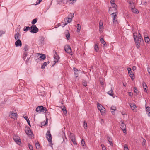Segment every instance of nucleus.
I'll use <instances>...</instances> for the list:
<instances>
[{
    "mask_svg": "<svg viewBox=\"0 0 150 150\" xmlns=\"http://www.w3.org/2000/svg\"><path fill=\"white\" fill-rule=\"evenodd\" d=\"M133 37L136 45L138 49H139L140 47V42H141L142 41H143L141 35L140 33H139L138 35H137V33H134Z\"/></svg>",
    "mask_w": 150,
    "mask_h": 150,
    "instance_id": "1",
    "label": "nucleus"
},
{
    "mask_svg": "<svg viewBox=\"0 0 150 150\" xmlns=\"http://www.w3.org/2000/svg\"><path fill=\"white\" fill-rule=\"evenodd\" d=\"M47 110V109L46 108L43 107V106H38L36 108V111L37 112L39 113H40L42 112L46 113Z\"/></svg>",
    "mask_w": 150,
    "mask_h": 150,
    "instance_id": "2",
    "label": "nucleus"
},
{
    "mask_svg": "<svg viewBox=\"0 0 150 150\" xmlns=\"http://www.w3.org/2000/svg\"><path fill=\"white\" fill-rule=\"evenodd\" d=\"M65 51L68 54L70 55H72L71 49L70 46L69 45H66L64 47Z\"/></svg>",
    "mask_w": 150,
    "mask_h": 150,
    "instance_id": "3",
    "label": "nucleus"
},
{
    "mask_svg": "<svg viewBox=\"0 0 150 150\" xmlns=\"http://www.w3.org/2000/svg\"><path fill=\"white\" fill-rule=\"evenodd\" d=\"M46 138L50 143V144H52V136L50 134V131L49 130H48L46 134Z\"/></svg>",
    "mask_w": 150,
    "mask_h": 150,
    "instance_id": "4",
    "label": "nucleus"
},
{
    "mask_svg": "<svg viewBox=\"0 0 150 150\" xmlns=\"http://www.w3.org/2000/svg\"><path fill=\"white\" fill-rule=\"evenodd\" d=\"M38 31V28L35 25H32L30 27V32L33 33H36Z\"/></svg>",
    "mask_w": 150,
    "mask_h": 150,
    "instance_id": "5",
    "label": "nucleus"
},
{
    "mask_svg": "<svg viewBox=\"0 0 150 150\" xmlns=\"http://www.w3.org/2000/svg\"><path fill=\"white\" fill-rule=\"evenodd\" d=\"M120 128L123 131V133L125 134H126V128L125 124L122 121H121V123L120 125Z\"/></svg>",
    "mask_w": 150,
    "mask_h": 150,
    "instance_id": "6",
    "label": "nucleus"
},
{
    "mask_svg": "<svg viewBox=\"0 0 150 150\" xmlns=\"http://www.w3.org/2000/svg\"><path fill=\"white\" fill-rule=\"evenodd\" d=\"M111 15L113 16V23L114 24H117V12L113 13Z\"/></svg>",
    "mask_w": 150,
    "mask_h": 150,
    "instance_id": "7",
    "label": "nucleus"
},
{
    "mask_svg": "<svg viewBox=\"0 0 150 150\" xmlns=\"http://www.w3.org/2000/svg\"><path fill=\"white\" fill-rule=\"evenodd\" d=\"M54 58L55 59V60L54 61V64H53L52 65V67H53L55 63L58 61L59 59V56L58 55L56 51H54Z\"/></svg>",
    "mask_w": 150,
    "mask_h": 150,
    "instance_id": "8",
    "label": "nucleus"
},
{
    "mask_svg": "<svg viewBox=\"0 0 150 150\" xmlns=\"http://www.w3.org/2000/svg\"><path fill=\"white\" fill-rule=\"evenodd\" d=\"M13 139L18 144L20 145L21 144V141L19 137L17 135H15L13 137Z\"/></svg>",
    "mask_w": 150,
    "mask_h": 150,
    "instance_id": "9",
    "label": "nucleus"
},
{
    "mask_svg": "<svg viewBox=\"0 0 150 150\" xmlns=\"http://www.w3.org/2000/svg\"><path fill=\"white\" fill-rule=\"evenodd\" d=\"M9 116L11 118L13 119H16L17 114L16 113H13L12 112H10Z\"/></svg>",
    "mask_w": 150,
    "mask_h": 150,
    "instance_id": "10",
    "label": "nucleus"
},
{
    "mask_svg": "<svg viewBox=\"0 0 150 150\" xmlns=\"http://www.w3.org/2000/svg\"><path fill=\"white\" fill-rule=\"evenodd\" d=\"M25 131L26 133L28 135H30L32 133L29 127H27L25 128Z\"/></svg>",
    "mask_w": 150,
    "mask_h": 150,
    "instance_id": "11",
    "label": "nucleus"
},
{
    "mask_svg": "<svg viewBox=\"0 0 150 150\" xmlns=\"http://www.w3.org/2000/svg\"><path fill=\"white\" fill-rule=\"evenodd\" d=\"M15 45L16 47L19 46L21 47L22 46V42L20 39H18L15 42Z\"/></svg>",
    "mask_w": 150,
    "mask_h": 150,
    "instance_id": "12",
    "label": "nucleus"
},
{
    "mask_svg": "<svg viewBox=\"0 0 150 150\" xmlns=\"http://www.w3.org/2000/svg\"><path fill=\"white\" fill-rule=\"evenodd\" d=\"M103 29V26L102 22L100 21L99 23V30L100 32H102Z\"/></svg>",
    "mask_w": 150,
    "mask_h": 150,
    "instance_id": "13",
    "label": "nucleus"
},
{
    "mask_svg": "<svg viewBox=\"0 0 150 150\" xmlns=\"http://www.w3.org/2000/svg\"><path fill=\"white\" fill-rule=\"evenodd\" d=\"M107 138L108 140V142H109V143L110 145L111 146H112L113 145V144L112 143V139L109 136H107Z\"/></svg>",
    "mask_w": 150,
    "mask_h": 150,
    "instance_id": "14",
    "label": "nucleus"
},
{
    "mask_svg": "<svg viewBox=\"0 0 150 150\" xmlns=\"http://www.w3.org/2000/svg\"><path fill=\"white\" fill-rule=\"evenodd\" d=\"M21 37V35L19 33H17L15 35L14 38L16 40H17L19 39Z\"/></svg>",
    "mask_w": 150,
    "mask_h": 150,
    "instance_id": "15",
    "label": "nucleus"
},
{
    "mask_svg": "<svg viewBox=\"0 0 150 150\" xmlns=\"http://www.w3.org/2000/svg\"><path fill=\"white\" fill-rule=\"evenodd\" d=\"M73 70L74 71L75 76L76 77H77L78 76V71L76 68H74Z\"/></svg>",
    "mask_w": 150,
    "mask_h": 150,
    "instance_id": "16",
    "label": "nucleus"
},
{
    "mask_svg": "<svg viewBox=\"0 0 150 150\" xmlns=\"http://www.w3.org/2000/svg\"><path fill=\"white\" fill-rule=\"evenodd\" d=\"M129 104L132 109L133 110H134L137 107L135 104L134 103H129Z\"/></svg>",
    "mask_w": 150,
    "mask_h": 150,
    "instance_id": "17",
    "label": "nucleus"
},
{
    "mask_svg": "<svg viewBox=\"0 0 150 150\" xmlns=\"http://www.w3.org/2000/svg\"><path fill=\"white\" fill-rule=\"evenodd\" d=\"M146 110L148 116L150 117V107H147L146 109Z\"/></svg>",
    "mask_w": 150,
    "mask_h": 150,
    "instance_id": "18",
    "label": "nucleus"
},
{
    "mask_svg": "<svg viewBox=\"0 0 150 150\" xmlns=\"http://www.w3.org/2000/svg\"><path fill=\"white\" fill-rule=\"evenodd\" d=\"M100 40L102 44L104 45V47H106L107 46V44L103 38H100Z\"/></svg>",
    "mask_w": 150,
    "mask_h": 150,
    "instance_id": "19",
    "label": "nucleus"
},
{
    "mask_svg": "<svg viewBox=\"0 0 150 150\" xmlns=\"http://www.w3.org/2000/svg\"><path fill=\"white\" fill-rule=\"evenodd\" d=\"M74 13H70L68 15L67 18H69V19L71 20V21L72 18L74 17Z\"/></svg>",
    "mask_w": 150,
    "mask_h": 150,
    "instance_id": "20",
    "label": "nucleus"
},
{
    "mask_svg": "<svg viewBox=\"0 0 150 150\" xmlns=\"http://www.w3.org/2000/svg\"><path fill=\"white\" fill-rule=\"evenodd\" d=\"M107 93L111 96L113 97V98H114V96H113L114 95V93H113V90L112 88H111V89Z\"/></svg>",
    "mask_w": 150,
    "mask_h": 150,
    "instance_id": "21",
    "label": "nucleus"
},
{
    "mask_svg": "<svg viewBox=\"0 0 150 150\" xmlns=\"http://www.w3.org/2000/svg\"><path fill=\"white\" fill-rule=\"evenodd\" d=\"M110 108L111 110H112L111 111V112L113 115H114L115 114L114 111L116 110V107L114 106H112Z\"/></svg>",
    "mask_w": 150,
    "mask_h": 150,
    "instance_id": "22",
    "label": "nucleus"
},
{
    "mask_svg": "<svg viewBox=\"0 0 150 150\" xmlns=\"http://www.w3.org/2000/svg\"><path fill=\"white\" fill-rule=\"evenodd\" d=\"M99 43H97L94 46L95 50L96 52H98L99 50Z\"/></svg>",
    "mask_w": 150,
    "mask_h": 150,
    "instance_id": "23",
    "label": "nucleus"
},
{
    "mask_svg": "<svg viewBox=\"0 0 150 150\" xmlns=\"http://www.w3.org/2000/svg\"><path fill=\"white\" fill-rule=\"evenodd\" d=\"M142 86H143V88H144V90L146 92L147 90H146V89L147 88V86L146 84L144 82L142 83Z\"/></svg>",
    "mask_w": 150,
    "mask_h": 150,
    "instance_id": "24",
    "label": "nucleus"
},
{
    "mask_svg": "<svg viewBox=\"0 0 150 150\" xmlns=\"http://www.w3.org/2000/svg\"><path fill=\"white\" fill-rule=\"evenodd\" d=\"M28 53V51H24V53L23 54V58L24 60H25L26 57Z\"/></svg>",
    "mask_w": 150,
    "mask_h": 150,
    "instance_id": "25",
    "label": "nucleus"
},
{
    "mask_svg": "<svg viewBox=\"0 0 150 150\" xmlns=\"http://www.w3.org/2000/svg\"><path fill=\"white\" fill-rule=\"evenodd\" d=\"M131 10L132 12L135 13L137 14L139 13V11L138 10L136 9L135 7L133 8H132V9H131Z\"/></svg>",
    "mask_w": 150,
    "mask_h": 150,
    "instance_id": "26",
    "label": "nucleus"
},
{
    "mask_svg": "<svg viewBox=\"0 0 150 150\" xmlns=\"http://www.w3.org/2000/svg\"><path fill=\"white\" fill-rule=\"evenodd\" d=\"M49 61L45 62L43 63V64L42 65V67H41L42 69H43L44 68H45V66H46L48 64H49Z\"/></svg>",
    "mask_w": 150,
    "mask_h": 150,
    "instance_id": "27",
    "label": "nucleus"
},
{
    "mask_svg": "<svg viewBox=\"0 0 150 150\" xmlns=\"http://www.w3.org/2000/svg\"><path fill=\"white\" fill-rule=\"evenodd\" d=\"M81 143L82 146L83 147V148L85 149L86 147V146L85 144V142L84 140L82 139L81 141Z\"/></svg>",
    "mask_w": 150,
    "mask_h": 150,
    "instance_id": "28",
    "label": "nucleus"
},
{
    "mask_svg": "<svg viewBox=\"0 0 150 150\" xmlns=\"http://www.w3.org/2000/svg\"><path fill=\"white\" fill-rule=\"evenodd\" d=\"M111 5L112 6V7L115 8V10H116L117 9V5L115 4V2H113V3H111Z\"/></svg>",
    "mask_w": 150,
    "mask_h": 150,
    "instance_id": "29",
    "label": "nucleus"
},
{
    "mask_svg": "<svg viewBox=\"0 0 150 150\" xmlns=\"http://www.w3.org/2000/svg\"><path fill=\"white\" fill-rule=\"evenodd\" d=\"M39 54L40 55L39 57L42 59L44 60L46 58V56L45 54Z\"/></svg>",
    "mask_w": 150,
    "mask_h": 150,
    "instance_id": "30",
    "label": "nucleus"
},
{
    "mask_svg": "<svg viewBox=\"0 0 150 150\" xmlns=\"http://www.w3.org/2000/svg\"><path fill=\"white\" fill-rule=\"evenodd\" d=\"M76 27H77V32L79 33L81 30V25L79 24H78L77 25Z\"/></svg>",
    "mask_w": 150,
    "mask_h": 150,
    "instance_id": "31",
    "label": "nucleus"
},
{
    "mask_svg": "<svg viewBox=\"0 0 150 150\" xmlns=\"http://www.w3.org/2000/svg\"><path fill=\"white\" fill-rule=\"evenodd\" d=\"M24 117L25 119L27 121L28 124L31 127V126L30 123V121L28 117L27 116H25V117Z\"/></svg>",
    "mask_w": 150,
    "mask_h": 150,
    "instance_id": "32",
    "label": "nucleus"
},
{
    "mask_svg": "<svg viewBox=\"0 0 150 150\" xmlns=\"http://www.w3.org/2000/svg\"><path fill=\"white\" fill-rule=\"evenodd\" d=\"M30 27H29V26L26 27L25 26L24 27V31H27L29 29L30 30Z\"/></svg>",
    "mask_w": 150,
    "mask_h": 150,
    "instance_id": "33",
    "label": "nucleus"
},
{
    "mask_svg": "<svg viewBox=\"0 0 150 150\" xmlns=\"http://www.w3.org/2000/svg\"><path fill=\"white\" fill-rule=\"evenodd\" d=\"M129 6L130 7L131 9H132V8H134L135 6L134 3L132 2L131 3V4H129Z\"/></svg>",
    "mask_w": 150,
    "mask_h": 150,
    "instance_id": "34",
    "label": "nucleus"
},
{
    "mask_svg": "<svg viewBox=\"0 0 150 150\" xmlns=\"http://www.w3.org/2000/svg\"><path fill=\"white\" fill-rule=\"evenodd\" d=\"M100 112L101 113V114L102 115H103L104 113H105V109L104 107H103L102 108V109H101V110H100Z\"/></svg>",
    "mask_w": 150,
    "mask_h": 150,
    "instance_id": "35",
    "label": "nucleus"
},
{
    "mask_svg": "<svg viewBox=\"0 0 150 150\" xmlns=\"http://www.w3.org/2000/svg\"><path fill=\"white\" fill-rule=\"evenodd\" d=\"M64 21L65 22V23H66L67 22V23H70L71 21V20L69 19V18H68L67 17L66 18L64 19Z\"/></svg>",
    "mask_w": 150,
    "mask_h": 150,
    "instance_id": "36",
    "label": "nucleus"
},
{
    "mask_svg": "<svg viewBox=\"0 0 150 150\" xmlns=\"http://www.w3.org/2000/svg\"><path fill=\"white\" fill-rule=\"evenodd\" d=\"M67 33L66 34V37L68 40H69L70 38V35L69 33L68 30H67Z\"/></svg>",
    "mask_w": 150,
    "mask_h": 150,
    "instance_id": "37",
    "label": "nucleus"
},
{
    "mask_svg": "<svg viewBox=\"0 0 150 150\" xmlns=\"http://www.w3.org/2000/svg\"><path fill=\"white\" fill-rule=\"evenodd\" d=\"M129 74L131 79H132V80H133L134 79V75L133 73L132 72V73H130Z\"/></svg>",
    "mask_w": 150,
    "mask_h": 150,
    "instance_id": "38",
    "label": "nucleus"
},
{
    "mask_svg": "<svg viewBox=\"0 0 150 150\" xmlns=\"http://www.w3.org/2000/svg\"><path fill=\"white\" fill-rule=\"evenodd\" d=\"M144 40L145 42L147 43H148L150 41V39L148 36L144 37Z\"/></svg>",
    "mask_w": 150,
    "mask_h": 150,
    "instance_id": "39",
    "label": "nucleus"
},
{
    "mask_svg": "<svg viewBox=\"0 0 150 150\" xmlns=\"http://www.w3.org/2000/svg\"><path fill=\"white\" fill-rule=\"evenodd\" d=\"M70 138L71 140H74L75 139L74 136L73 134L71 133L70 135Z\"/></svg>",
    "mask_w": 150,
    "mask_h": 150,
    "instance_id": "40",
    "label": "nucleus"
},
{
    "mask_svg": "<svg viewBox=\"0 0 150 150\" xmlns=\"http://www.w3.org/2000/svg\"><path fill=\"white\" fill-rule=\"evenodd\" d=\"M38 19L37 18L34 19L32 21L31 23L33 25H34L37 21Z\"/></svg>",
    "mask_w": 150,
    "mask_h": 150,
    "instance_id": "41",
    "label": "nucleus"
},
{
    "mask_svg": "<svg viewBox=\"0 0 150 150\" xmlns=\"http://www.w3.org/2000/svg\"><path fill=\"white\" fill-rule=\"evenodd\" d=\"M28 45H25L23 48L24 50L25 51H28Z\"/></svg>",
    "mask_w": 150,
    "mask_h": 150,
    "instance_id": "42",
    "label": "nucleus"
},
{
    "mask_svg": "<svg viewBox=\"0 0 150 150\" xmlns=\"http://www.w3.org/2000/svg\"><path fill=\"white\" fill-rule=\"evenodd\" d=\"M97 107L98 109L100 110L102 109L103 108V106L100 104L98 103L97 105Z\"/></svg>",
    "mask_w": 150,
    "mask_h": 150,
    "instance_id": "43",
    "label": "nucleus"
},
{
    "mask_svg": "<svg viewBox=\"0 0 150 150\" xmlns=\"http://www.w3.org/2000/svg\"><path fill=\"white\" fill-rule=\"evenodd\" d=\"M35 146L36 149H39L40 148V144L38 143H36L35 144Z\"/></svg>",
    "mask_w": 150,
    "mask_h": 150,
    "instance_id": "44",
    "label": "nucleus"
},
{
    "mask_svg": "<svg viewBox=\"0 0 150 150\" xmlns=\"http://www.w3.org/2000/svg\"><path fill=\"white\" fill-rule=\"evenodd\" d=\"M82 83L83 84L84 86L86 87L87 86V82L86 80H83Z\"/></svg>",
    "mask_w": 150,
    "mask_h": 150,
    "instance_id": "45",
    "label": "nucleus"
},
{
    "mask_svg": "<svg viewBox=\"0 0 150 150\" xmlns=\"http://www.w3.org/2000/svg\"><path fill=\"white\" fill-rule=\"evenodd\" d=\"M47 124V120L46 122H44L41 123V125H42L44 126L45 125Z\"/></svg>",
    "mask_w": 150,
    "mask_h": 150,
    "instance_id": "46",
    "label": "nucleus"
},
{
    "mask_svg": "<svg viewBox=\"0 0 150 150\" xmlns=\"http://www.w3.org/2000/svg\"><path fill=\"white\" fill-rule=\"evenodd\" d=\"M124 150H129L127 144H125L124 146Z\"/></svg>",
    "mask_w": 150,
    "mask_h": 150,
    "instance_id": "47",
    "label": "nucleus"
},
{
    "mask_svg": "<svg viewBox=\"0 0 150 150\" xmlns=\"http://www.w3.org/2000/svg\"><path fill=\"white\" fill-rule=\"evenodd\" d=\"M62 110L63 112L64 113V114H66L67 113V110H66V109L65 107L63 108L62 109Z\"/></svg>",
    "mask_w": 150,
    "mask_h": 150,
    "instance_id": "48",
    "label": "nucleus"
},
{
    "mask_svg": "<svg viewBox=\"0 0 150 150\" xmlns=\"http://www.w3.org/2000/svg\"><path fill=\"white\" fill-rule=\"evenodd\" d=\"M134 92L136 94H138V91L137 90V88L136 87H134Z\"/></svg>",
    "mask_w": 150,
    "mask_h": 150,
    "instance_id": "49",
    "label": "nucleus"
},
{
    "mask_svg": "<svg viewBox=\"0 0 150 150\" xmlns=\"http://www.w3.org/2000/svg\"><path fill=\"white\" fill-rule=\"evenodd\" d=\"M83 127L85 128H86L87 127V125L85 121L84 122Z\"/></svg>",
    "mask_w": 150,
    "mask_h": 150,
    "instance_id": "50",
    "label": "nucleus"
},
{
    "mask_svg": "<svg viewBox=\"0 0 150 150\" xmlns=\"http://www.w3.org/2000/svg\"><path fill=\"white\" fill-rule=\"evenodd\" d=\"M101 146L102 148V150H106V148L105 147V146L103 144H101Z\"/></svg>",
    "mask_w": 150,
    "mask_h": 150,
    "instance_id": "51",
    "label": "nucleus"
},
{
    "mask_svg": "<svg viewBox=\"0 0 150 150\" xmlns=\"http://www.w3.org/2000/svg\"><path fill=\"white\" fill-rule=\"evenodd\" d=\"M127 70L128 71V73L129 74L130 73H132V71H131V69L129 67L127 68Z\"/></svg>",
    "mask_w": 150,
    "mask_h": 150,
    "instance_id": "52",
    "label": "nucleus"
},
{
    "mask_svg": "<svg viewBox=\"0 0 150 150\" xmlns=\"http://www.w3.org/2000/svg\"><path fill=\"white\" fill-rule=\"evenodd\" d=\"M28 146L30 150H33V148L32 146L29 144Z\"/></svg>",
    "mask_w": 150,
    "mask_h": 150,
    "instance_id": "53",
    "label": "nucleus"
},
{
    "mask_svg": "<svg viewBox=\"0 0 150 150\" xmlns=\"http://www.w3.org/2000/svg\"><path fill=\"white\" fill-rule=\"evenodd\" d=\"M5 32L4 31H0V37L1 36L2 34H4Z\"/></svg>",
    "mask_w": 150,
    "mask_h": 150,
    "instance_id": "54",
    "label": "nucleus"
},
{
    "mask_svg": "<svg viewBox=\"0 0 150 150\" xmlns=\"http://www.w3.org/2000/svg\"><path fill=\"white\" fill-rule=\"evenodd\" d=\"M146 142V140L144 139L143 142H142V145L143 146H144L145 145V143Z\"/></svg>",
    "mask_w": 150,
    "mask_h": 150,
    "instance_id": "55",
    "label": "nucleus"
},
{
    "mask_svg": "<svg viewBox=\"0 0 150 150\" xmlns=\"http://www.w3.org/2000/svg\"><path fill=\"white\" fill-rule=\"evenodd\" d=\"M61 24H62V27H64L65 25H66L67 24V23H65L64 24V23L63 22V23H61Z\"/></svg>",
    "mask_w": 150,
    "mask_h": 150,
    "instance_id": "56",
    "label": "nucleus"
},
{
    "mask_svg": "<svg viewBox=\"0 0 150 150\" xmlns=\"http://www.w3.org/2000/svg\"><path fill=\"white\" fill-rule=\"evenodd\" d=\"M101 80H102V79H100V84H101V85L103 86V83L102 81H101Z\"/></svg>",
    "mask_w": 150,
    "mask_h": 150,
    "instance_id": "57",
    "label": "nucleus"
},
{
    "mask_svg": "<svg viewBox=\"0 0 150 150\" xmlns=\"http://www.w3.org/2000/svg\"><path fill=\"white\" fill-rule=\"evenodd\" d=\"M129 95L130 96H132L133 95V93L132 92H129L128 93Z\"/></svg>",
    "mask_w": 150,
    "mask_h": 150,
    "instance_id": "58",
    "label": "nucleus"
},
{
    "mask_svg": "<svg viewBox=\"0 0 150 150\" xmlns=\"http://www.w3.org/2000/svg\"><path fill=\"white\" fill-rule=\"evenodd\" d=\"M71 141L72 142H73L74 144V145H75V144L76 145L77 144V143L75 142V139L74 140H72Z\"/></svg>",
    "mask_w": 150,
    "mask_h": 150,
    "instance_id": "59",
    "label": "nucleus"
},
{
    "mask_svg": "<svg viewBox=\"0 0 150 150\" xmlns=\"http://www.w3.org/2000/svg\"><path fill=\"white\" fill-rule=\"evenodd\" d=\"M42 0H38L37 1V4H39L42 1Z\"/></svg>",
    "mask_w": 150,
    "mask_h": 150,
    "instance_id": "60",
    "label": "nucleus"
},
{
    "mask_svg": "<svg viewBox=\"0 0 150 150\" xmlns=\"http://www.w3.org/2000/svg\"><path fill=\"white\" fill-rule=\"evenodd\" d=\"M136 68L135 66H134L132 67V69L133 71L136 70Z\"/></svg>",
    "mask_w": 150,
    "mask_h": 150,
    "instance_id": "61",
    "label": "nucleus"
},
{
    "mask_svg": "<svg viewBox=\"0 0 150 150\" xmlns=\"http://www.w3.org/2000/svg\"><path fill=\"white\" fill-rule=\"evenodd\" d=\"M127 2L129 4H131V3L132 1H131L130 0H127Z\"/></svg>",
    "mask_w": 150,
    "mask_h": 150,
    "instance_id": "62",
    "label": "nucleus"
},
{
    "mask_svg": "<svg viewBox=\"0 0 150 150\" xmlns=\"http://www.w3.org/2000/svg\"><path fill=\"white\" fill-rule=\"evenodd\" d=\"M63 0H57V1L60 4L62 2Z\"/></svg>",
    "mask_w": 150,
    "mask_h": 150,
    "instance_id": "63",
    "label": "nucleus"
},
{
    "mask_svg": "<svg viewBox=\"0 0 150 150\" xmlns=\"http://www.w3.org/2000/svg\"><path fill=\"white\" fill-rule=\"evenodd\" d=\"M147 71H148V72L149 73L150 75V68H148L147 69Z\"/></svg>",
    "mask_w": 150,
    "mask_h": 150,
    "instance_id": "64",
    "label": "nucleus"
}]
</instances>
